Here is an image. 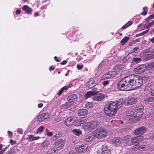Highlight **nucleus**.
Here are the masks:
<instances>
[{
  "label": "nucleus",
  "mask_w": 154,
  "mask_h": 154,
  "mask_svg": "<svg viewBox=\"0 0 154 154\" xmlns=\"http://www.w3.org/2000/svg\"><path fill=\"white\" fill-rule=\"evenodd\" d=\"M49 116V114L48 113L42 114L38 116L37 118V120L39 122H41L44 119L48 118Z\"/></svg>",
  "instance_id": "obj_12"
},
{
  "label": "nucleus",
  "mask_w": 154,
  "mask_h": 154,
  "mask_svg": "<svg viewBox=\"0 0 154 154\" xmlns=\"http://www.w3.org/2000/svg\"><path fill=\"white\" fill-rule=\"evenodd\" d=\"M73 101H69L65 103V104L62 105L60 107L61 109H64L69 107L70 106L73 105L74 103Z\"/></svg>",
  "instance_id": "obj_15"
},
{
  "label": "nucleus",
  "mask_w": 154,
  "mask_h": 154,
  "mask_svg": "<svg viewBox=\"0 0 154 154\" xmlns=\"http://www.w3.org/2000/svg\"><path fill=\"white\" fill-rule=\"evenodd\" d=\"M63 89H62V88L59 91V92L58 93V94L59 95H60L63 92Z\"/></svg>",
  "instance_id": "obj_56"
},
{
  "label": "nucleus",
  "mask_w": 154,
  "mask_h": 154,
  "mask_svg": "<svg viewBox=\"0 0 154 154\" xmlns=\"http://www.w3.org/2000/svg\"><path fill=\"white\" fill-rule=\"evenodd\" d=\"M23 10L25 11L26 12L28 13H30L32 11L31 9L29 8L27 5H24L23 7Z\"/></svg>",
  "instance_id": "obj_32"
},
{
  "label": "nucleus",
  "mask_w": 154,
  "mask_h": 154,
  "mask_svg": "<svg viewBox=\"0 0 154 154\" xmlns=\"http://www.w3.org/2000/svg\"><path fill=\"white\" fill-rule=\"evenodd\" d=\"M104 61V60H103L99 64V65L98 66V67L96 69L97 71H98L101 68L102 66L103 65V63Z\"/></svg>",
  "instance_id": "obj_45"
},
{
  "label": "nucleus",
  "mask_w": 154,
  "mask_h": 154,
  "mask_svg": "<svg viewBox=\"0 0 154 154\" xmlns=\"http://www.w3.org/2000/svg\"><path fill=\"white\" fill-rule=\"evenodd\" d=\"M88 146L87 144H81L78 145L75 148L76 151L82 153L85 152L88 150Z\"/></svg>",
  "instance_id": "obj_6"
},
{
  "label": "nucleus",
  "mask_w": 154,
  "mask_h": 154,
  "mask_svg": "<svg viewBox=\"0 0 154 154\" xmlns=\"http://www.w3.org/2000/svg\"><path fill=\"white\" fill-rule=\"evenodd\" d=\"M144 100L146 102H154V97H148L145 98Z\"/></svg>",
  "instance_id": "obj_33"
},
{
  "label": "nucleus",
  "mask_w": 154,
  "mask_h": 154,
  "mask_svg": "<svg viewBox=\"0 0 154 154\" xmlns=\"http://www.w3.org/2000/svg\"><path fill=\"white\" fill-rule=\"evenodd\" d=\"M137 101V99L135 97H131L128 98L127 101V105H131L136 103Z\"/></svg>",
  "instance_id": "obj_17"
},
{
  "label": "nucleus",
  "mask_w": 154,
  "mask_h": 154,
  "mask_svg": "<svg viewBox=\"0 0 154 154\" xmlns=\"http://www.w3.org/2000/svg\"><path fill=\"white\" fill-rule=\"evenodd\" d=\"M43 104L42 103H39L38 104V108H41L43 106Z\"/></svg>",
  "instance_id": "obj_61"
},
{
  "label": "nucleus",
  "mask_w": 154,
  "mask_h": 154,
  "mask_svg": "<svg viewBox=\"0 0 154 154\" xmlns=\"http://www.w3.org/2000/svg\"><path fill=\"white\" fill-rule=\"evenodd\" d=\"M95 85V83L93 80H90L86 83V85L89 88H91L92 87Z\"/></svg>",
  "instance_id": "obj_26"
},
{
  "label": "nucleus",
  "mask_w": 154,
  "mask_h": 154,
  "mask_svg": "<svg viewBox=\"0 0 154 154\" xmlns=\"http://www.w3.org/2000/svg\"><path fill=\"white\" fill-rule=\"evenodd\" d=\"M54 60L57 62H59L60 60H58L57 59V57L56 56H55L54 57Z\"/></svg>",
  "instance_id": "obj_63"
},
{
  "label": "nucleus",
  "mask_w": 154,
  "mask_h": 154,
  "mask_svg": "<svg viewBox=\"0 0 154 154\" xmlns=\"http://www.w3.org/2000/svg\"><path fill=\"white\" fill-rule=\"evenodd\" d=\"M66 63L67 61L66 60H64L61 63V64L62 65H64L66 64Z\"/></svg>",
  "instance_id": "obj_62"
},
{
  "label": "nucleus",
  "mask_w": 154,
  "mask_h": 154,
  "mask_svg": "<svg viewBox=\"0 0 154 154\" xmlns=\"http://www.w3.org/2000/svg\"><path fill=\"white\" fill-rule=\"evenodd\" d=\"M40 138L38 136L35 137L32 134H30L28 137V139L30 141L37 140Z\"/></svg>",
  "instance_id": "obj_29"
},
{
  "label": "nucleus",
  "mask_w": 154,
  "mask_h": 154,
  "mask_svg": "<svg viewBox=\"0 0 154 154\" xmlns=\"http://www.w3.org/2000/svg\"><path fill=\"white\" fill-rule=\"evenodd\" d=\"M130 57L129 55H127L126 56L123 58V63H126L127 61L129 60Z\"/></svg>",
  "instance_id": "obj_43"
},
{
  "label": "nucleus",
  "mask_w": 154,
  "mask_h": 154,
  "mask_svg": "<svg viewBox=\"0 0 154 154\" xmlns=\"http://www.w3.org/2000/svg\"><path fill=\"white\" fill-rule=\"evenodd\" d=\"M21 12V10L20 9H18L16 10V14H19Z\"/></svg>",
  "instance_id": "obj_59"
},
{
  "label": "nucleus",
  "mask_w": 154,
  "mask_h": 154,
  "mask_svg": "<svg viewBox=\"0 0 154 154\" xmlns=\"http://www.w3.org/2000/svg\"><path fill=\"white\" fill-rule=\"evenodd\" d=\"M133 60L137 63H139L141 61V59L140 58L134 57L133 59Z\"/></svg>",
  "instance_id": "obj_47"
},
{
  "label": "nucleus",
  "mask_w": 154,
  "mask_h": 154,
  "mask_svg": "<svg viewBox=\"0 0 154 154\" xmlns=\"http://www.w3.org/2000/svg\"><path fill=\"white\" fill-rule=\"evenodd\" d=\"M144 56L146 60L154 58V49L152 48H148L144 51Z\"/></svg>",
  "instance_id": "obj_5"
},
{
  "label": "nucleus",
  "mask_w": 154,
  "mask_h": 154,
  "mask_svg": "<svg viewBox=\"0 0 154 154\" xmlns=\"http://www.w3.org/2000/svg\"><path fill=\"white\" fill-rule=\"evenodd\" d=\"M117 72L115 71H113L106 73L102 77V79L105 80L106 79H109L116 75Z\"/></svg>",
  "instance_id": "obj_9"
},
{
  "label": "nucleus",
  "mask_w": 154,
  "mask_h": 154,
  "mask_svg": "<svg viewBox=\"0 0 154 154\" xmlns=\"http://www.w3.org/2000/svg\"><path fill=\"white\" fill-rule=\"evenodd\" d=\"M146 130L145 127H141L135 130L134 134L136 135H142L145 132Z\"/></svg>",
  "instance_id": "obj_11"
},
{
  "label": "nucleus",
  "mask_w": 154,
  "mask_h": 154,
  "mask_svg": "<svg viewBox=\"0 0 154 154\" xmlns=\"http://www.w3.org/2000/svg\"><path fill=\"white\" fill-rule=\"evenodd\" d=\"M104 97V94L100 93L94 96L93 97V99L94 100L96 101H101L103 100Z\"/></svg>",
  "instance_id": "obj_16"
},
{
  "label": "nucleus",
  "mask_w": 154,
  "mask_h": 154,
  "mask_svg": "<svg viewBox=\"0 0 154 154\" xmlns=\"http://www.w3.org/2000/svg\"><path fill=\"white\" fill-rule=\"evenodd\" d=\"M49 144V142L47 140H45L42 143L41 147L42 149H46Z\"/></svg>",
  "instance_id": "obj_22"
},
{
  "label": "nucleus",
  "mask_w": 154,
  "mask_h": 154,
  "mask_svg": "<svg viewBox=\"0 0 154 154\" xmlns=\"http://www.w3.org/2000/svg\"><path fill=\"white\" fill-rule=\"evenodd\" d=\"M130 86L131 89H135L139 88L143 84V80L142 77L137 75H132L129 76Z\"/></svg>",
  "instance_id": "obj_3"
},
{
  "label": "nucleus",
  "mask_w": 154,
  "mask_h": 154,
  "mask_svg": "<svg viewBox=\"0 0 154 154\" xmlns=\"http://www.w3.org/2000/svg\"><path fill=\"white\" fill-rule=\"evenodd\" d=\"M135 114V112L131 110H129L126 113V115L128 116V118L130 119H133L134 115Z\"/></svg>",
  "instance_id": "obj_23"
},
{
  "label": "nucleus",
  "mask_w": 154,
  "mask_h": 154,
  "mask_svg": "<svg viewBox=\"0 0 154 154\" xmlns=\"http://www.w3.org/2000/svg\"><path fill=\"white\" fill-rule=\"evenodd\" d=\"M150 94L151 95L154 96V89L151 91Z\"/></svg>",
  "instance_id": "obj_64"
},
{
  "label": "nucleus",
  "mask_w": 154,
  "mask_h": 154,
  "mask_svg": "<svg viewBox=\"0 0 154 154\" xmlns=\"http://www.w3.org/2000/svg\"><path fill=\"white\" fill-rule=\"evenodd\" d=\"M62 135V133L61 132L56 133L53 136V138L54 140L58 139L59 138L61 137Z\"/></svg>",
  "instance_id": "obj_37"
},
{
  "label": "nucleus",
  "mask_w": 154,
  "mask_h": 154,
  "mask_svg": "<svg viewBox=\"0 0 154 154\" xmlns=\"http://www.w3.org/2000/svg\"><path fill=\"white\" fill-rule=\"evenodd\" d=\"M77 67L78 69H79V70L81 69L83 67V65L78 64L77 65Z\"/></svg>",
  "instance_id": "obj_52"
},
{
  "label": "nucleus",
  "mask_w": 154,
  "mask_h": 154,
  "mask_svg": "<svg viewBox=\"0 0 154 154\" xmlns=\"http://www.w3.org/2000/svg\"><path fill=\"white\" fill-rule=\"evenodd\" d=\"M57 152L53 147H50L47 152V154H57Z\"/></svg>",
  "instance_id": "obj_24"
},
{
  "label": "nucleus",
  "mask_w": 154,
  "mask_h": 154,
  "mask_svg": "<svg viewBox=\"0 0 154 154\" xmlns=\"http://www.w3.org/2000/svg\"><path fill=\"white\" fill-rule=\"evenodd\" d=\"M102 151L101 153L103 154H110V151L106 145H103L102 146Z\"/></svg>",
  "instance_id": "obj_18"
},
{
  "label": "nucleus",
  "mask_w": 154,
  "mask_h": 154,
  "mask_svg": "<svg viewBox=\"0 0 154 154\" xmlns=\"http://www.w3.org/2000/svg\"><path fill=\"white\" fill-rule=\"evenodd\" d=\"M17 132L20 134H22L23 133L22 129L20 128H18L17 130Z\"/></svg>",
  "instance_id": "obj_54"
},
{
  "label": "nucleus",
  "mask_w": 154,
  "mask_h": 154,
  "mask_svg": "<svg viewBox=\"0 0 154 154\" xmlns=\"http://www.w3.org/2000/svg\"><path fill=\"white\" fill-rule=\"evenodd\" d=\"M133 23L132 21H129L123 25L121 28V29H125L131 25Z\"/></svg>",
  "instance_id": "obj_34"
},
{
  "label": "nucleus",
  "mask_w": 154,
  "mask_h": 154,
  "mask_svg": "<svg viewBox=\"0 0 154 154\" xmlns=\"http://www.w3.org/2000/svg\"><path fill=\"white\" fill-rule=\"evenodd\" d=\"M153 89H154V83L153 82L148 83L145 88V91H149L150 93Z\"/></svg>",
  "instance_id": "obj_14"
},
{
  "label": "nucleus",
  "mask_w": 154,
  "mask_h": 154,
  "mask_svg": "<svg viewBox=\"0 0 154 154\" xmlns=\"http://www.w3.org/2000/svg\"><path fill=\"white\" fill-rule=\"evenodd\" d=\"M154 24V20H152L150 23L147 22L144 24L143 27L145 28H148L151 27L152 25Z\"/></svg>",
  "instance_id": "obj_31"
},
{
  "label": "nucleus",
  "mask_w": 154,
  "mask_h": 154,
  "mask_svg": "<svg viewBox=\"0 0 154 154\" xmlns=\"http://www.w3.org/2000/svg\"><path fill=\"white\" fill-rule=\"evenodd\" d=\"M148 9V8L147 7H145L143 8V12H142L141 14V15H146L147 13V10Z\"/></svg>",
  "instance_id": "obj_41"
},
{
  "label": "nucleus",
  "mask_w": 154,
  "mask_h": 154,
  "mask_svg": "<svg viewBox=\"0 0 154 154\" xmlns=\"http://www.w3.org/2000/svg\"><path fill=\"white\" fill-rule=\"evenodd\" d=\"M93 106V104L91 102H87L85 105V107L87 108H90Z\"/></svg>",
  "instance_id": "obj_44"
},
{
  "label": "nucleus",
  "mask_w": 154,
  "mask_h": 154,
  "mask_svg": "<svg viewBox=\"0 0 154 154\" xmlns=\"http://www.w3.org/2000/svg\"><path fill=\"white\" fill-rule=\"evenodd\" d=\"M95 138V136L89 134L86 136L85 139L86 141L90 142L94 140Z\"/></svg>",
  "instance_id": "obj_21"
},
{
  "label": "nucleus",
  "mask_w": 154,
  "mask_h": 154,
  "mask_svg": "<svg viewBox=\"0 0 154 154\" xmlns=\"http://www.w3.org/2000/svg\"><path fill=\"white\" fill-rule=\"evenodd\" d=\"M130 137L129 136L127 135L124 137L122 143H124L125 145H128L129 144V141Z\"/></svg>",
  "instance_id": "obj_25"
},
{
  "label": "nucleus",
  "mask_w": 154,
  "mask_h": 154,
  "mask_svg": "<svg viewBox=\"0 0 154 154\" xmlns=\"http://www.w3.org/2000/svg\"><path fill=\"white\" fill-rule=\"evenodd\" d=\"M109 83V82L108 81H104L103 83V84L104 85H106L107 84H108Z\"/></svg>",
  "instance_id": "obj_55"
},
{
  "label": "nucleus",
  "mask_w": 154,
  "mask_h": 154,
  "mask_svg": "<svg viewBox=\"0 0 154 154\" xmlns=\"http://www.w3.org/2000/svg\"><path fill=\"white\" fill-rule=\"evenodd\" d=\"M151 68H153L154 67V62H152L148 65Z\"/></svg>",
  "instance_id": "obj_53"
},
{
  "label": "nucleus",
  "mask_w": 154,
  "mask_h": 154,
  "mask_svg": "<svg viewBox=\"0 0 154 154\" xmlns=\"http://www.w3.org/2000/svg\"><path fill=\"white\" fill-rule=\"evenodd\" d=\"M76 119L72 117H69L65 119L64 124L67 126H69L74 124Z\"/></svg>",
  "instance_id": "obj_10"
},
{
  "label": "nucleus",
  "mask_w": 154,
  "mask_h": 154,
  "mask_svg": "<svg viewBox=\"0 0 154 154\" xmlns=\"http://www.w3.org/2000/svg\"><path fill=\"white\" fill-rule=\"evenodd\" d=\"M140 114L135 113V114L134 115L133 118L132 119L134 120L135 121H135V122L138 121L140 118Z\"/></svg>",
  "instance_id": "obj_35"
},
{
  "label": "nucleus",
  "mask_w": 154,
  "mask_h": 154,
  "mask_svg": "<svg viewBox=\"0 0 154 154\" xmlns=\"http://www.w3.org/2000/svg\"><path fill=\"white\" fill-rule=\"evenodd\" d=\"M45 132L47 136L48 137L51 136L53 135V133L52 131H49L48 129H46L45 130Z\"/></svg>",
  "instance_id": "obj_48"
},
{
  "label": "nucleus",
  "mask_w": 154,
  "mask_h": 154,
  "mask_svg": "<svg viewBox=\"0 0 154 154\" xmlns=\"http://www.w3.org/2000/svg\"><path fill=\"white\" fill-rule=\"evenodd\" d=\"M122 100L115 102L111 101L106 104L105 106L104 112L107 115L112 116L115 115L117 110L122 105Z\"/></svg>",
  "instance_id": "obj_2"
},
{
  "label": "nucleus",
  "mask_w": 154,
  "mask_h": 154,
  "mask_svg": "<svg viewBox=\"0 0 154 154\" xmlns=\"http://www.w3.org/2000/svg\"><path fill=\"white\" fill-rule=\"evenodd\" d=\"M136 111L135 112V113H138L139 114H140V116H141V115H142V112L143 110V107H139L137 108V109H136Z\"/></svg>",
  "instance_id": "obj_38"
},
{
  "label": "nucleus",
  "mask_w": 154,
  "mask_h": 154,
  "mask_svg": "<svg viewBox=\"0 0 154 154\" xmlns=\"http://www.w3.org/2000/svg\"><path fill=\"white\" fill-rule=\"evenodd\" d=\"M8 133L11 137H12L13 135V133L12 132L8 131Z\"/></svg>",
  "instance_id": "obj_57"
},
{
  "label": "nucleus",
  "mask_w": 154,
  "mask_h": 154,
  "mask_svg": "<svg viewBox=\"0 0 154 154\" xmlns=\"http://www.w3.org/2000/svg\"><path fill=\"white\" fill-rule=\"evenodd\" d=\"M10 143L12 144H14L16 143V142L15 141H14V140H13L11 139L10 140Z\"/></svg>",
  "instance_id": "obj_58"
},
{
  "label": "nucleus",
  "mask_w": 154,
  "mask_h": 154,
  "mask_svg": "<svg viewBox=\"0 0 154 154\" xmlns=\"http://www.w3.org/2000/svg\"><path fill=\"white\" fill-rule=\"evenodd\" d=\"M129 77L126 76L123 78L117 84L119 88L121 91H128L132 89L130 86Z\"/></svg>",
  "instance_id": "obj_4"
},
{
  "label": "nucleus",
  "mask_w": 154,
  "mask_h": 154,
  "mask_svg": "<svg viewBox=\"0 0 154 154\" xmlns=\"http://www.w3.org/2000/svg\"><path fill=\"white\" fill-rule=\"evenodd\" d=\"M45 129V127L42 126L40 127L37 130V131L36 132V133L41 132L43 130Z\"/></svg>",
  "instance_id": "obj_46"
},
{
  "label": "nucleus",
  "mask_w": 154,
  "mask_h": 154,
  "mask_svg": "<svg viewBox=\"0 0 154 154\" xmlns=\"http://www.w3.org/2000/svg\"><path fill=\"white\" fill-rule=\"evenodd\" d=\"M112 141L114 145L118 146L122 143L123 140L121 138L116 137L112 139Z\"/></svg>",
  "instance_id": "obj_13"
},
{
  "label": "nucleus",
  "mask_w": 154,
  "mask_h": 154,
  "mask_svg": "<svg viewBox=\"0 0 154 154\" xmlns=\"http://www.w3.org/2000/svg\"><path fill=\"white\" fill-rule=\"evenodd\" d=\"M149 41L153 44L154 43V36L151 39H150Z\"/></svg>",
  "instance_id": "obj_60"
},
{
  "label": "nucleus",
  "mask_w": 154,
  "mask_h": 154,
  "mask_svg": "<svg viewBox=\"0 0 154 154\" xmlns=\"http://www.w3.org/2000/svg\"><path fill=\"white\" fill-rule=\"evenodd\" d=\"M72 131L77 136L79 135L82 133V132L80 130L76 129H74L72 130Z\"/></svg>",
  "instance_id": "obj_39"
},
{
  "label": "nucleus",
  "mask_w": 154,
  "mask_h": 154,
  "mask_svg": "<svg viewBox=\"0 0 154 154\" xmlns=\"http://www.w3.org/2000/svg\"><path fill=\"white\" fill-rule=\"evenodd\" d=\"M129 38L127 36L123 38L121 41V45H123L127 42L129 39Z\"/></svg>",
  "instance_id": "obj_36"
},
{
  "label": "nucleus",
  "mask_w": 154,
  "mask_h": 154,
  "mask_svg": "<svg viewBox=\"0 0 154 154\" xmlns=\"http://www.w3.org/2000/svg\"><path fill=\"white\" fill-rule=\"evenodd\" d=\"M77 98V96L76 94H72L70 95L67 98V100L68 101L72 100Z\"/></svg>",
  "instance_id": "obj_30"
},
{
  "label": "nucleus",
  "mask_w": 154,
  "mask_h": 154,
  "mask_svg": "<svg viewBox=\"0 0 154 154\" xmlns=\"http://www.w3.org/2000/svg\"><path fill=\"white\" fill-rule=\"evenodd\" d=\"M88 113V111L85 109H80L78 111V114L79 116H85Z\"/></svg>",
  "instance_id": "obj_19"
},
{
  "label": "nucleus",
  "mask_w": 154,
  "mask_h": 154,
  "mask_svg": "<svg viewBox=\"0 0 154 154\" xmlns=\"http://www.w3.org/2000/svg\"><path fill=\"white\" fill-rule=\"evenodd\" d=\"M154 17V14H152L151 15L148 17L146 19V20L147 21H148L149 20H150L152 19Z\"/></svg>",
  "instance_id": "obj_49"
},
{
  "label": "nucleus",
  "mask_w": 154,
  "mask_h": 154,
  "mask_svg": "<svg viewBox=\"0 0 154 154\" xmlns=\"http://www.w3.org/2000/svg\"><path fill=\"white\" fill-rule=\"evenodd\" d=\"M134 145L131 147V149L132 150L136 151L138 149L139 147L140 144H134Z\"/></svg>",
  "instance_id": "obj_40"
},
{
  "label": "nucleus",
  "mask_w": 154,
  "mask_h": 154,
  "mask_svg": "<svg viewBox=\"0 0 154 154\" xmlns=\"http://www.w3.org/2000/svg\"><path fill=\"white\" fill-rule=\"evenodd\" d=\"M65 144V141L62 139H60L56 141L55 145L58 150L62 149L64 146Z\"/></svg>",
  "instance_id": "obj_7"
},
{
  "label": "nucleus",
  "mask_w": 154,
  "mask_h": 154,
  "mask_svg": "<svg viewBox=\"0 0 154 154\" xmlns=\"http://www.w3.org/2000/svg\"><path fill=\"white\" fill-rule=\"evenodd\" d=\"M142 137H141L137 136L134 138H132L131 139V142L133 144H139V141L140 138Z\"/></svg>",
  "instance_id": "obj_20"
},
{
  "label": "nucleus",
  "mask_w": 154,
  "mask_h": 154,
  "mask_svg": "<svg viewBox=\"0 0 154 154\" xmlns=\"http://www.w3.org/2000/svg\"><path fill=\"white\" fill-rule=\"evenodd\" d=\"M96 94L97 92L95 91H90L88 92L85 94V98L87 99L90 97L91 96Z\"/></svg>",
  "instance_id": "obj_27"
},
{
  "label": "nucleus",
  "mask_w": 154,
  "mask_h": 154,
  "mask_svg": "<svg viewBox=\"0 0 154 154\" xmlns=\"http://www.w3.org/2000/svg\"><path fill=\"white\" fill-rule=\"evenodd\" d=\"M149 29H147L146 30L144 31L139 34H137L136 35V36L137 37L138 36L142 35H143L145 34H146V33H147V32H148Z\"/></svg>",
  "instance_id": "obj_42"
},
{
  "label": "nucleus",
  "mask_w": 154,
  "mask_h": 154,
  "mask_svg": "<svg viewBox=\"0 0 154 154\" xmlns=\"http://www.w3.org/2000/svg\"><path fill=\"white\" fill-rule=\"evenodd\" d=\"M146 69V67L145 65H141L134 68V71L136 73L138 74L144 72Z\"/></svg>",
  "instance_id": "obj_8"
},
{
  "label": "nucleus",
  "mask_w": 154,
  "mask_h": 154,
  "mask_svg": "<svg viewBox=\"0 0 154 154\" xmlns=\"http://www.w3.org/2000/svg\"><path fill=\"white\" fill-rule=\"evenodd\" d=\"M87 120L82 118L79 121L80 124H83L84 128L88 129L90 132H94V135L98 138L104 137L107 135L106 130L100 127L97 121L86 122Z\"/></svg>",
  "instance_id": "obj_1"
},
{
  "label": "nucleus",
  "mask_w": 154,
  "mask_h": 154,
  "mask_svg": "<svg viewBox=\"0 0 154 154\" xmlns=\"http://www.w3.org/2000/svg\"><path fill=\"white\" fill-rule=\"evenodd\" d=\"M123 67V65L120 64H117L114 67V70L117 72L122 70Z\"/></svg>",
  "instance_id": "obj_28"
},
{
  "label": "nucleus",
  "mask_w": 154,
  "mask_h": 154,
  "mask_svg": "<svg viewBox=\"0 0 154 154\" xmlns=\"http://www.w3.org/2000/svg\"><path fill=\"white\" fill-rule=\"evenodd\" d=\"M8 146H7L4 149H2L0 151V154H3L4 152L5 151V150L8 148Z\"/></svg>",
  "instance_id": "obj_51"
},
{
  "label": "nucleus",
  "mask_w": 154,
  "mask_h": 154,
  "mask_svg": "<svg viewBox=\"0 0 154 154\" xmlns=\"http://www.w3.org/2000/svg\"><path fill=\"white\" fill-rule=\"evenodd\" d=\"M139 149L140 151H143L146 149V147L144 145H142L140 146H139Z\"/></svg>",
  "instance_id": "obj_50"
}]
</instances>
